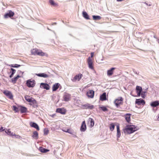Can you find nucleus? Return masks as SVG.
I'll list each match as a JSON object with an SVG mask.
<instances>
[{
  "mask_svg": "<svg viewBox=\"0 0 159 159\" xmlns=\"http://www.w3.org/2000/svg\"><path fill=\"white\" fill-rule=\"evenodd\" d=\"M137 130V127L134 125H128L123 129L124 133L127 134H132Z\"/></svg>",
  "mask_w": 159,
  "mask_h": 159,
  "instance_id": "f257e3e1",
  "label": "nucleus"
},
{
  "mask_svg": "<svg viewBox=\"0 0 159 159\" xmlns=\"http://www.w3.org/2000/svg\"><path fill=\"white\" fill-rule=\"evenodd\" d=\"M31 54L34 55L44 56L45 53L43 52L42 50L36 48L33 49L31 51Z\"/></svg>",
  "mask_w": 159,
  "mask_h": 159,
  "instance_id": "f03ea898",
  "label": "nucleus"
},
{
  "mask_svg": "<svg viewBox=\"0 0 159 159\" xmlns=\"http://www.w3.org/2000/svg\"><path fill=\"white\" fill-rule=\"evenodd\" d=\"M123 98L122 97H119L115 100L114 103L116 106L118 107L120 105L122 104Z\"/></svg>",
  "mask_w": 159,
  "mask_h": 159,
  "instance_id": "7ed1b4c3",
  "label": "nucleus"
},
{
  "mask_svg": "<svg viewBox=\"0 0 159 159\" xmlns=\"http://www.w3.org/2000/svg\"><path fill=\"white\" fill-rule=\"evenodd\" d=\"M27 86L29 87H33L35 85V83L34 80H29L27 81L26 83Z\"/></svg>",
  "mask_w": 159,
  "mask_h": 159,
  "instance_id": "20e7f679",
  "label": "nucleus"
},
{
  "mask_svg": "<svg viewBox=\"0 0 159 159\" xmlns=\"http://www.w3.org/2000/svg\"><path fill=\"white\" fill-rule=\"evenodd\" d=\"M82 77V74L80 73L78 75H76L73 79H71V80L74 82H75L76 81H79L81 79Z\"/></svg>",
  "mask_w": 159,
  "mask_h": 159,
  "instance_id": "39448f33",
  "label": "nucleus"
},
{
  "mask_svg": "<svg viewBox=\"0 0 159 159\" xmlns=\"http://www.w3.org/2000/svg\"><path fill=\"white\" fill-rule=\"evenodd\" d=\"M14 13L11 10L8 11V12L6 13L4 16V17L5 18H7L8 17L11 18L14 15Z\"/></svg>",
  "mask_w": 159,
  "mask_h": 159,
  "instance_id": "423d86ee",
  "label": "nucleus"
},
{
  "mask_svg": "<svg viewBox=\"0 0 159 159\" xmlns=\"http://www.w3.org/2000/svg\"><path fill=\"white\" fill-rule=\"evenodd\" d=\"M63 99L65 102H68L71 99L70 94L67 93H65L63 97Z\"/></svg>",
  "mask_w": 159,
  "mask_h": 159,
  "instance_id": "0eeeda50",
  "label": "nucleus"
},
{
  "mask_svg": "<svg viewBox=\"0 0 159 159\" xmlns=\"http://www.w3.org/2000/svg\"><path fill=\"white\" fill-rule=\"evenodd\" d=\"M3 93L9 99H13V96L11 92L7 90H5L4 91Z\"/></svg>",
  "mask_w": 159,
  "mask_h": 159,
  "instance_id": "6e6552de",
  "label": "nucleus"
},
{
  "mask_svg": "<svg viewBox=\"0 0 159 159\" xmlns=\"http://www.w3.org/2000/svg\"><path fill=\"white\" fill-rule=\"evenodd\" d=\"M88 63L89 68L92 70L94 69V67L93 65V62L91 58L89 57L87 61Z\"/></svg>",
  "mask_w": 159,
  "mask_h": 159,
  "instance_id": "1a4fd4ad",
  "label": "nucleus"
},
{
  "mask_svg": "<svg viewBox=\"0 0 159 159\" xmlns=\"http://www.w3.org/2000/svg\"><path fill=\"white\" fill-rule=\"evenodd\" d=\"M94 92L93 90H89L86 93L87 96L89 98H93L94 96Z\"/></svg>",
  "mask_w": 159,
  "mask_h": 159,
  "instance_id": "9d476101",
  "label": "nucleus"
},
{
  "mask_svg": "<svg viewBox=\"0 0 159 159\" xmlns=\"http://www.w3.org/2000/svg\"><path fill=\"white\" fill-rule=\"evenodd\" d=\"M66 112V110L64 108H58L56 110V112L59 113L63 115L65 114Z\"/></svg>",
  "mask_w": 159,
  "mask_h": 159,
  "instance_id": "9b49d317",
  "label": "nucleus"
},
{
  "mask_svg": "<svg viewBox=\"0 0 159 159\" xmlns=\"http://www.w3.org/2000/svg\"><path fill=\"white\" fill-rule=\"evenodd\" d=\"M86 125L85 123V121L84 120L83 121L82 123L80 128V130L81 131L84 132L86 130Z\"/></svg>",
  "mask_w": 159,
  "mask_h": 159,
  "instance_id": "f8f14e48",
  "label": "nucleus"
},
{
  "mask_svg": "<svg viewBox=\"0 0 159 159\" xmlns=\"http://www.w3.org/2000/svg\"><path fill=\"white\" fill-rule=\"evenodd\" d=\"M40 87L41 88L45 89L47 90H49L50 88V87L48 84L44 83H41Z\"/></svg>",
  "mask_w": 159,
  "mask_h": 159,
  "instance_id": "ddd939ff",
  "label": "nucleus"
},
{
  "mask_svg": "<svg viewBox=\"0 0 159 159\" xmlns=\"http://www.w3.org/2000/svg\"><path fill=\"white\" fill-rule=\"evenodd\" d=\"M135 103L138 105L141 104L144 105L145 103V101L143 99H136Z\"/></svg>",
  "mask_w": 159,
  "mask_h": 159,
  "instance_id": "4468645a",
  "label": "nucleus"
},
{
  "mask_svg": "<svg viewBox=\"0 0 159 159\" xmlns=\"http://www.w3.org/2000/svg\"><path fill=\"white\" fill-rule=\"evenodd\" d=\"M117 133L116 137L117 138H119L121 136V132L120 129V126L119 125H116Z\"/></svg>",
  "mask_w": 159,
  "mask_h": 159,
  "instance_id": "2eb2a0df",
  "label": "nucleus"
},
{
  "mask_svg": "<svg viewBox=\"0 0 159 159\" xmlns=\"http://www.w3.org/2000/svg\"><path fill=\"white\" fill-rule=\"evenodd\" d=\"M115 69V68L112 67L110 69L108 70L107 73V75L109 76L112 75L114 73V70Z\"/></svg>",
  "mask_w": 159,
  "mask_h": 159,
  "instance_id": "dca6fc26",
  "label": "nucleus"
},
{
  "mask_svg": "<svg viewBox=\"0 0 159 159\" xmlns=\"http://www.w3.org/2000/svg\"><path fill=\"white\" fill-rule=\"evenodd\" d=\"M131 116V114L129 113L126 114L124 116L126 120L128 123H129L130 121Z\"/></svg>",
  "mask_w": 159,
  "mask_h": 159,
  "instance_id": "f3484780",
  "label": "nucleus"
},
{
  "mask_svg": "<svg viewBox=\"0 0 159 159\" xmlns=\"http://www.w3.org/2000/svg\"><path fill=\"white\" fill-rule=\"evenodd\" d=\"M136 89L137 93V96H140L142 90V87L140 86H137L136 87Z\"/></svg>",
  "mask_w": 159,
  "mask_h": 159,
  "instance_id": "a211bd4d",
  "label": "nucleus"
},
{
  "mask_svg": "<svg viewBox=\"0 0 159 159\" xmlns=\"http://www.w3.org/2000/svg\"><path fill=\"white\" fill-rule=\"evenodd\" d=\"M30 104L33 106L34 107H37V101L33 98L30 102Z\"/></svg>",
  "mask_w": 159,
  "mask_h": 159,
  "instance_id": "6ab92c4d",
  "label": "nucleus"
},
{
  "mask_svg": "<svg viewBox=\"0 0 159 159\" xmlns=\"http://www.w3.org/2000/svg\"><path fill=\"white\" fill-rule=\"evenodd\" d=\"M89 123L90 124V126L91 127H93L94 125V121L91 118L88 119Z\"/></svg>",
  "mask_w": 159,
  "mask_h": 159,
  "instance_id": "aec40b11",
  "label": "nucleus"
},
{
  "mask_svg": "<svg viewBox=\"0 0 159 159\" xmlns=\"http://www.w3.org/2000/svg\"><path fill=\"white\" fill-rule=\"evenodd\" d=\"M30 125L31 127L35 128L38 130H39V129L38 125L36 123L34 122H31L30 124Z\"/></svg>",
  "mask_w": 159,
  "mask_h": 159,
  "instance_id": "412c9836",
  "label": "nucleus"
},
{
  "mask_svg": "<svg viewBox=\"0 0 159 159\" xmlns=\"http://www.w3.org/2000/svg\"><path fill=\"white\" fill-rule=\"evenodd\" d=\"M159 105V101H156L152 102L150 104V105L153 107H155Z\"/></svg>",
  "mask_w": 159,
  "mask_h": 159,
  "instance_id": "4be33fe9",
  "label": "nucleus"
},
{
  "mask_svg": "<svg viewBox=\"0 0 159 159\" xmlns=\"http://www.w3.org/2000/svg\"><path fill=\"white\" fill-rule=\"evenodd\" d=\"M60 84L58 83L54 84L52 87L53 91H55L59 88Z\"/></svg>",
  "mask_w": 159,
  "mask_h": 159,
  "instance_id": "5701e85b",
  "label": "nucleus"
},
{
  "mask_svg": "<svg viewBox=\"0 0 159 159\" xmlns=\"http://www.w3.org/2000/svg\"><path fill=\"white\" fill-rule=\"evenodd\" d=\"M106 93H104L100 96V100L102 101H103L106 100Z\"/></svg>",
  "mask_w": 159,
  "mask_h": 159,
  "instance_id": "b1692460",
  "label": "nucleus"
},
{
  "mask_svg": "<svg viewBox=\"0 0 159 159\" xmlns=\"http://www.w3.org/2000/svg\"><path fill=\"white\" fill-rule=\"evenodd\" d=\"M36 75L39 77H43V78H47L48 76V75L44 73L36 74Z\"/></svg>",
  "mask_w": 159,
  "mask_h": 159,
  "instance_id": "393cba45",
  "label": "nucleus"
},
{
  "mask_svg": "<svg viewBox=\"0 0 159 159\" xmlns=\"http://www.w3.org/2000/svg\"><path fill=\"white\" fill-rule=\"evenodd\" d=\"M83 107H85L86 108H88L90 109H92L93 108L94 106L93 105H90V104H88L84 105Z\"/></svg>",
  "mask_w": 159,
  "mask_h": 159,
  "instance_id": "a878e982",
  "label": "nucleus"
},
{
  "mask_svg": "<svg viewBox=\"0 0 159 159\" xmlns=\"http://www.w3.org/2000/svg\"><path fill=\"white\" fill-rule=\"evenodd\" d=\"M39 150L41 152L43 153H46L49 151V150L44 148H43L42 147H40L39 148Z\"/></svg>",
  "mask_w": 159,
  "mask_h": 159,
  "instance_id": "bb28decb",
  "label": "nucleus"
},
{
  "mask_svg": "<svg viewBox=\"0 0 159 159\" xmlns=\"http://www.w3.org/2000/svg\"><path fill=\"white\" fill-rule=\"evenodd\" d=\"M83 17L87 20H89L90 18H89V16L87 14V13L85 11H83Z\"/></svg>",
  "mask_w": 159,
  "mask_h": 159,
  "instance_id": "cd10ccee",
  "label": "nucleus"
},
{
  "mask_svg": "<svg viewBox=\"0 0 159 159\" xmlns=\"http://www.w3.org/2000/svg\"><path fill=\"white\" fill-rule=\"evenodd\" d=\"M25 98L27 101L29 102H30L32 99L33 98L28 95H26L25 97Z\"/></svg>",
  "mask_w": 159,
  "mask_h": 159,
  "instance_id": "c85d7f7f",
  "label": "nucleus"
},
{
  "mask_svg": "<svg viewBox=\"0 0 159 159\" xmlns=\"http://www.w3.org/2000/svg\"><path fill=\"white\" fill-rule=\"evenodd\" d=\"M49 2L51 5L55 7L58 6V4L55 2L53 0H49Z\"/></svg>",
  "mask_w": 159,
  "mask_h": 159,
  "instance_id": "c756f323",
  "label": "nucleus"
},
{
  "mask_svg": "<svg viewBox=\"0 0 159 159\" xmlns=\"http://www.w3.org/2000/svg\"><path fill=\"white\" fill-rule=\"evenodd\" d=\"M93 20H99L102 18L100 16L94 15L93 16Z\"/></svg>",
  "mask_w": 159,
  "mask_h": 159,
  "instance_id": "7c9ffc66",
  "label": "nucleus"
},
{
  "mask_svg": "<svg viewBox=\"0 0 159 159\" xmlns=\"http://www.w3.org/2000/svg\"><path fill=\"white\" fill-rule=\"evenodd\" d=\"M20 77V76L19 75H17L16 77H14L12 79V82L14 84L15 83L18 79Z\"/></svg>",
  "mask_w": 159,
  "mask_h": 159,
  "instance_id": "2f4dec72",
  "label": "nucleus"
},
{
  "mask_svg": "<svg viewBox=\"0 0 159 159\" xmlns=\"http://www.w3.org/2000/svg\"><path fill=\"white\" fill-rule=\"evenodd\" d=\"M20 112L21 113H24L26 112L27 109L26 108L24 107H20Z\"/></svg>",
  "mask_w": 159,
  "mask_h": 159,
  "instance_id": "473e14b6",
  "label": "nucleus"
},
{
  "mask_svg": "<svg viewBox=\"0 0 159 159\" xmlns=\"http://www.w3.org/2000/svg\"><path fill=\"white\" fill-rule=\"evenodd\" d=\"M5 132L8 135L11 136H16L15 134H13V133H11V131L10 129H7L5 130Z\"/></svg>",
  "mask_w": 159,
  "mask_h": 159,
  "instance_id": "72a5a7b5",
  "label": "nucleus"
},
{
  "mask_svg": "<svg viewBox=\"0 0 159 159\" xmlns=\"http://www.w3.org/2000/svg\"><path fill=\"white\" fill-rule=\"evenodd\" d=\"M32 137L35 139H37L38 137V134L37 131L34 132Z\"/></svg>",
  "mask_w": 159,
  "mask_h": 159,
  "instance_id": "f704fd0d",
  "label": "nucleus"
},
{
  "mask_svg": "<svg viewBox=\"0 0 159 159\" xmlns=\"http://www.w3.org/2000/svg\"><path fill=\"white\" fill-rule=\"evenodd\" d=\"M115 127V125L113 123L111 124L110 125V129L111 131H113Z\"/></svg>",
  "mask_w": 159,
  "mask_h": 159,
  "instance_id": "c9c22d12",
  "label": "nucleus"
},
{
  "mask_svg": "<svg viewBox=\"0 0 159 159\" xmlns=\"http://www.w3.org/2000/svg\"><path fill=\"white\" fill-rule=\"evenodd\" d=\"M99 108L101 109L103 111H108V109L106 107L104 106L100 107Z\"/></svg>",
  "mask_w": 159,
  "mask_h": 159,
  "instance_id": "e433bc0d",
  "label": "nucleus"
},
{
  "mask_svg": "<svg viewBox=\"0 0 159 159\" xmlns=\"http://www.w3.org/2000/svg\"><path fill=\"white\" fill-rule=\"evenodd\" d=\"M13 110L14 111L16 112H18V108L15 106H13Z\"/></svg>",
  "mask_w": 159,
  "mask_h": 159,
  "instance_id": "4c0bfd02",
  "label": "nucleus"
},
{
  "mask_svg": "<svg viewBox=\"0 0 159 159\" xmlns=\"http://www.w3.org/2000/svg\"><path fill=\"white\" fill-rule=\"evenodd\" d=\"M11 70L12 71V72L11 74L13 75L15 73L16 70L15 69H13V68H11Z\"/></svg>",
  "mask_w": 159,
  "mask_h": 159,
  "instance_id": "58836bf2",
  "label": "nucleus"
},
{
  "mask_svg": "<svg viewBox=\"0 0 159 159\" xmlns=\"http://www.w3.org/2000/svg\"><path fill=\"white\" fill-rule=\"evenodd\" d=\"M18 66H15V65L13 64H12L11 65V67H18L20 66V65H18Z\"/></svg>",
  "mask_w": 159,
  "mask_h": 159,
  "instance_id": "ea45409f",
  "label": "nucleus"
},
{
  "mask_svg": "<svg viewBox=\"0 0 159 159\" xmlns=\"http://www.w3.org/2000/svg\"><path fill=\"white\" fill-rule=\"evenodd\" d=\"M65 132H66L69 133L70 134H71V131H70V129H67V131H65Z\"/></svg>",
  "mask_w": 159,
  "mask_h": 159,
  "instance_id": "a19ab883",
  "label": "nucleus"
},
{
  "mask_svg": "<svg viewBox=\"0 0 159 159\" xmlns=\"http://www.w3.org/2000/svg\"><path fill=\"white\" fill-rule=\"evenodd\" d=\"M91 57H92L93 56V55H94V53L93 52H91Z\"/></svg>",
  "mask_w": 159,
  "mask_h": 159,
  "instance_id": "79ce46f5",
  "label": "nucleus"
},
{
  "mask_svg": "<svg viewBox=\"0 0 159 159\" xmlns=\"http://www.w3.org/2000/svg\"><path fill=\"white\" fill-rule=\"evenodd\" d=\"M55 115V114H54L52 115H50V116H51V117H53Z\"/></svg>",
  "mask_w": 159,
  "mask_h": 159,
  "instance_id": "37998d69",
  "label": "nucleus"
},
{
  "mask_svg": "<svg viewBox=\"0 0 159 159\" xmlns=\"http://www.w3.org/2000/svg\"><path fill=\"white\" fill-rule=\"evenodd\" d=\"M13 74H11V75L10 76V78H11L12 77V76H13Z\"/></svg>",
  "mask_w": 159,
  "mask_h": 159,
  "instance_id": "c03bdc74",
  "label": "nucleus"
},
{
  "mask_svg": "<svg viewBox=\"0 0 159 159\" xmlns=\"http://www.w3.org/2000/svg\"><path fill=\"white\" fill-rule=\"evenodd\" d=\"M116 0L117 2H121V1H123V0Z\"/></svg>",
  "mask_w": 159,
  "mask_h": 159,
  "instance_id": "a18cd8bd",
  "label": "nucleus"
},
{
  "mask_svg": "<svg viewBox=\"0 0 159 159\" xmlns=\"http://www.w3.org/2000/svg\"><path fill=\"white\" fill-rule=\"evenodd\" d=\"M18 65H17V64H15V66H18Z\"/></svg>",
  "mask_w": 159,
  "mask_h": 159,
  "instance_id": "49530a36",
  "label": "nucleus"
},
{
  "mask_svg": "<svg viewBox=\"0 0 159 159\" xmlns=\"http://www.w3.org/2000/svg\"><path fill=\"white\" fill-rule=\"evenodd\" d=\"M48 133V132H47V133H46V134H47V133Z\"/></svg>",
  "mask_w": 159,
  "mask_h": 159,
  "instance_id": "de8ad7c7",
  "label": "nucleus"
}]
</instances>
